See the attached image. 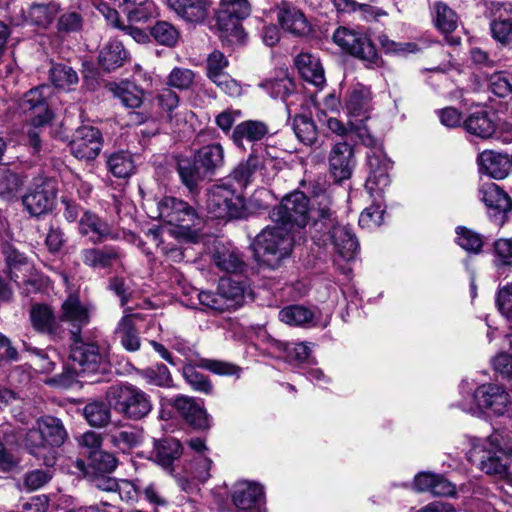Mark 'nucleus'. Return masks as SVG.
<instances>
[{"mask_svg":"<svg viewBox=\"0 0 512 512\" xmlns=\"http://www.w3.org/2000/svg\"><path fill=\"white\" fill-rule=\"evenodd\" d=\"M146 207L150 210L151 218L173 226L169 228V235L175 239L194 242L198 238L203 218L188 202L174 196H163L153 201L147 200Z\"/></svg>","mask_w":512,"mask_h":512,"instance_id":"f257e3e1","label":"nucleus"},{"mask_svg":"<svg viewBox=\"0 0 512 512\" xmlns=\"http://www.w3.org/2000/svg\"><path fill=\"white\" fill-rule=\"evenodd\" d=\"M468 459L488 475L503 476L512 462V442L500 433H493L473 443Z\"/></svg>","mask_w":512,"mask_h":512,"instance_id":"f03ea898","label":"nucleus"},{"mask_svg":"<svg viewBox=\"0 0 512 512\" xmlns=\"http://www.w3.org/2000/svg\"><path fill=\"white\" fill-rule=\"evenodd\" d=\"M295 241V233L288 227L275 223L257 235L254 242L255 256L259 262L275 268L283 258L290 255Z\"/></svg>","mask_w":512,"mask_h":512,"instance_id":"7ed1b4c3","label":"nucleus"},{"mask_svg":"<svg viewBox=\"0 0 512 512\" xmlns=\"http://www.w3.org/2000/svg\"><path fill=\"white\" fill-rule=\"evenodd\" d=\"M106 400L115 412L130 420L145 418L153 408L151 397L129 383L110 386L106 391Z\"/></svg>","mask_w":512,"mask_h":512,"instance_id":"20e7f679","label":"nucleus"},{"mask_svg":"<svg viewBox=\"0 0 512 512\" xmlns=\"http://www.w3.org/2000/svg\"><path fill=\"white\" fill-rule=\"evenodd\" d=\"M371 99L370 88L360 83L351 86L345 96V108L350 117V128L355 130L356 136L368 147H373L377 142L365 124L369 118Z\"/></svg>","mask_w":512,"mask_h":512,"instance_id":"39448f33","label":"nucleus"},{"mask_svg":"<svg viewBox=\"0 0 512 512\" xmlns=\"http://www.w3.org/2000/svg\"><path fill=\"white\" fill-rule=\"evenodd\" d=\"M463 400L460 407L467 412L476 413L479 410L489 409L497 415H503L509 402L508 393L496 384H483L472 392L468 381L460 385Z\"/></svg>","mask_w":512,"mask_h":512,"instance_id":"423d86ee","label":"nucleus"},{"mask_svg":"<svg viewBox=\"0 0 512 512\" xmlns=\"http://www.w3.org/2000/svg\"><path fill=\"white\" fill-rule=\"evenodd\" d=\"M206 208L213 218L222 220L242 218L246 211L241 192L226 180L207 191Z\"/></svg>","mask_w":512,"mask_h":512,"instance_id":"0eeeda50","label":"nucleus"},{"mask_svg":"<svg viewBox=\"0 0 512 512\" xmlns=\"http://www.w3.org/2000/svg\"><path fill=\"white\" fill-rule=\"evenodd\" d=\"M310 200L301 191H293L286 195L280 205L270 212L274 223L288 227L293 233L306 227L310 220Z\"/></svg>","mask_w":512,"mask_h":512,"instance_id":"6e6552de","label":"nucleus"},{"mask_svg":"<svg viewBox=\"0 0 512 512\" xmlns=\"http://www.w3.org/2000/svg\"><path fill=\"white\" fill-rule=\"evenodd\" d=\"M333 41L341 50L363 61L367 68L382 65L374 44L364 32L341 26L333 33Z\"/></svg>","mask_w":512,"mask_h":512,"instance_id":"1a4fd4ad","label":"nucleus"},{"mask_svg":"<svg viewBox=\"0 0 512 512\" xmlns=\"http://www.w3.org/2000/svg\"><path fill=\"white\" fill-rule=\"evenodd\" d=\"M251 5L248 0H221L217 13V25L221 37L230 43H240L245 33L240 21L250 15Z\"/></svg>","mask_w":512,"mask_h":512,"instance_id":"9d476101","label":"nucleus"},{"mask_svg":"<svg viewBox=\"0 0 512 512\" xmlns=\"http://www.w3.org/2000/svg\"><path fill=\"white\" fill-rule=\"evenodd\" d=\"M198 299L203 306L218 312L234 310L243 305L245 288L231 278H221L216 292L200 291Z\"/></svg>","mask_w":512,"mask_h":512,"instance_id":"9b49d317","label":"nucleus"},{"mask_svg":"<svg viewBox=\"0 0 512 512\" xmlns=\"http://www.w3.org/2000/svg\"><path fill=\"white\" fill-rule=\"evenodd\" d=\"M67 433L60 419L53 416H43L37 420V428L28 431L25 438L26 446L31 453L37 455L34 449L58 447L66 439Z\"/></svg>","mask_w":512,"mask_h":512,"instance_id":"f8f14e48","label":"nucleus"},{"mask_svg":"<svg viewBox=\"0 0 512 512\" xmlns=\"http://www.w3.org/2000/svg\"><path fill=\"white\" fill-rule=\"evenodd\" d=\"M328 225L321 233H313V239L326 245L330 241L335 252L345 261L355 259L359 251L358 240L352 229L348 226L326 222Z\"/></svg>","mask_w":512,"mask_h":512,"instance_id":"ddd939ff","label":"nucleus"},{"mask_svg":"<svg viewBox=\"0 0 512 512\" xmlns=\"http://www.w3.org/2000/svg\"><path fill=\"white\" fill-rule=\"evenodd\" d=\"M57 194L56 182L50 178L37 177L22 202L31 216H41L52 211Z\"/></svg>","mask_w":512,"mask_h":512,"instance_id":"4468645a","label":"nucleus"},{"mask_svg":"<svg viewBox=\"0 0 512 512\" xmlns=\"http://www.w3.org/2000/svg\"><path fill=\"white\" fill-rule=\"evenodd\" d=\"M74 344L70 351L71 369L75 375L94 373L105 361V354L94 343H85L73 338Z\"/></svg>","mask_w":512,"mask_h":512,"instance_id":"2eb2a0df","label":"nucleus"},{"mask_svg":"<svg viewBox=\"0 0 512 512\" xmlns=\"http://www.w3.org/2000/svg\"><path fill=\"white\" fill-rule=\"evenodd\" d=\"M367 164L369 175L365 183L366 190L371 197H383L384 190L390 184L391 162L380 148H376L367 154Z\"/></svg>","mask_w":512,"mask_h":512,"instance_id":"dca6fc26","label":"nucleus"},{"mask_svg":"<svg viewBox=\"0 0 512 512\" xmlns=\"http://www.w3.org/2000/svg\"><path fill=\"white\" fill-rule=\"evenodd\" d=\"M266 155L267 152L261 155L252 153L246 161L239 163L224 180L241 192L250 183L254 173L264 171L263 175L265 176L269 175L270 170L275 169L276 161Z\"/></svg>","mask_w":512,"mask_h":512,"instance_id":"f3484780","label":"nucleus"},{"mask_svg":"<svg viewBox=\"0 0 512 512\" xmlns=\"http://www.w3.org/2000/svg\"><path fill=\"white\" fill-rule=\"evenodd\" d=\"M46 90V86L33 88L24 94L18 104L19 113L25 115L34 127L44 126L52 118L44 95Z\"/></svg>","mask_w":512,"mask_h":512,"instance_id":"a211bd4d","label":"nucleus"},{"mask_svg":"<svg viewBox=\"0 0 512 512\" xmlns=\"http://www.w3.org/2000/svg\"><path fill=\"white\" fill-rule=\"evenodd\" d=\"M102 149L101 132L91 126H83L76 130L70 142L72 155L83 161L94 160Z\"/></svg>","mask_w":512,"mask_h":512,"instance_id":"6ab92c4d","label":"nucleus"},{"mask_svg":"<svg viewBox=\"0 0 512 512\" xmlns=\"http://www.w3.org/2000/svg\"><path fill=\"white\" fill-rule=\"evenodd\" d=\"M228 65L229 61L222 52L213 51L207 58V77L229 96H239L241 86L225 72Z\"/></svg>","mask_w":512,"mask_h":512,"instance_id":"aec40b11","label":"nucleus"},{"mask_svg":"<svg viewBox=\"0 0 512 512\" xmlns=\"http://www.w3.org/2000/svg\"><path fill=\"white\" fill-rule=\"evenodd\" d=\"M232 500L240 512H265L263 509V488L247 481L235 484L232 492Z\"/></svg>","mask_w":512,"mask_h":512,"instance_id":"412c9836","label":"nucleus"},{"mask_svg":"<svg viewBox=\"0 0 512 512\" xmlns=\"http://www.w3.org/2000/svg\"><path fill=\"white\" fill-rule=\"evenodd\" d=\"M29 318L32 327L39 333L52 339H60L64 333L53 310L46 304L35 303L31 306Z\"/></svg>","mask_w":512,"mask_h":512,"instance_id":"4be33fe9","label":"nucleus"},{"mask_svg":"<svg viewBox=\"0 0 512 512\" xmlns=\"http://www.w3.org/2000/svg\"><path fill=\"white\" fill-rule=\"evenodd\" d=\"M355 161L353 158V149L346 142L335 144L329 155L330 172L338 182L350 178Z\"/></svg>","mask_w":512,"mask_h":512,"instance_id":"5701e85b","label":"nucleus"},{"mask_svg":"<svg viewBox=\"0 0 512 512\" xmlns=\"http://www.w3.org/2000/svg\"><path fill=\"white\" fill-rule=\"evenodd\" d=\"M276 17L281 27L294 35L303 36L309 33L310 26L304 14L288 2H282L275 8Z\"/></svg>","mask_w":512,"mask_h":512,"instance_id":"b1692460","label":"nucleus"},{"mask_svg":"<svg viewBox=\"0 0 512 512\" xmlns=\"http://www.w3.org/2000/svg\"><path fill=\"white\" fill-rule=\"evenodd\" d=\"M172 405L180 415L195 428L207 429L210 427L209 415L194 398L179 395L173 400Z\"/></svg>","mask_w":512,"mask_h":512,"instance_id":"393cba45","label":"nucleus"},{"mask_svg":"<svg viewBox=\"0 0 512 512\" xmlns=\"http://www.w3.org/2000/svg\"><path fill=\"white\" fill-rule=\"evenodd\" d=\"M60 320L71 326L70 333L73 338L79 336L81 328L89 322V313L78 296L71 294L63 302Z\"/></svg>","mask_w":512,"mask_h":512,"instance_id":"a878e982","label":"nucleus"},{"mask_svg":"<svg viewBox=\"0 0 512 512\" xmlns=\"http://www.w3.org/2000/svg\"><path fill=\"white\" fill-rule=\"evenodd\" d=\"M310 207L311 212L317 213V218L311 228L313 230L311 234L321 233L328 226L326 222H336L332 197L326 190L320 189L319 192H314Z\"/></svg>","mask_w":512,"mask_h":512,"instance_id":"bb28decb","label":"nucleus"},{"mask_svg":"<svg viewBox=\"0 0 512 512\" xmlns=\"http://www.w3.org/2000/svg\"><path fill=\"white\" fill-rule=\"evenodd\" d=\"M178 17L190 23H201L209 12L210 0H167Z\"/></svg>","mask_w":512,"mask_h":512,"instance_id":"cd10ccee","label":"nucleus"},{"mask_svg":"<svg viewBox=\"0 0 512 512\" xmlns=\"http://www.w3.org/2000/svg\"><path fill=\"white\" fill-rule=\"evenodd\" d=\"M478 165L480 173L500 180L509 174L511 159L506 154L486 150L479 155Z\"/></svg>","mask_w":512,"mask_h":512,"instance_id":"c85d7f7f","label":"nucleus"},{"mask_svg":"<svg viewBox=\"0 0 512 512\" xmlns=\"http://www.w3.org/2000/svg\"><path fill=\"white\" fill-rule=\"evenodd\" d=\"M294 62L305 81L315 85L316 87H323L325 84V77L319 58L310 53H300L295 58Z\"/></svg>","mask_w":512,"mask_h":512,"instance_id":"c756f323","label":"nucleus"},{"mask_svg":"<svg viewBox=\"0 0 512 512\" xmlns=\"http://www.w3.org/2000/svg\"><path fill=\"white\" fill-rule=\"evenodd\" d=\"M79 231L89 236L93 242H101L107 238H115L110 225L92 212H84L79 221Z\"/></svg>","mask_w":512,"mask_h":512,"instance_id":"7c9ffc66","label":"nucleus"},{"mask_svg":"<svg viewBox=\"0 0 512 512\" xmlns=\"http://www.w3.org/2000/svg\"><path fill=\"white\" fill-rule=\"evenodd\" d=\"M212 260L215 266L228 273L239 272L244 265L239 251L230 244L215 245Z\"/></svg>","mask_w":512,"mask_h":512,"instance_id":"2f4dec72","label":"nucleus"},{"mask_svg":"<svg viewBox=\"0 0 512 512\" xmlns=\"http://www.w3.org/2000/svg\"><path fill=\"white\" fill-rule=\"evenodd\" d=\"M60 7L55 2L33 3L23 11L24 20L40 28H47L59 13Z\"/></svg>","mask_w":512,"mask_h":512,"instance_id":"473e14b6","label":"nucleus"},{"mask_svg":"<svg viewBox=\"0 0 512 512\" xmlns=\"http://www.w3.org/2000/svg\"><path fill=\"white\" fill-rule=\"evenodd\" d=\"M82 262L93 269H105L120 259V252L114 247L86 248L81 250Z\"/></svg>","mask_w":512,"mask_h":512,"instance_id":"72a5a7b5","label":"nucleus"},{"mask_svg":"<svg viewBox=\"0 0 512 512\" xmlns=\"http://www.w3.org/2000/svg\"><path fill=\"white\" fill-rule=\"evenodd\" d=\"M128 54L119 41H110L104 45L98 55V64L106 72L120 68L127 60Z\"/></svg>","mask_w":512,"mask_h":512,"instance_id":"f704fd0d","label":"nucleus"},{"mask_svg":"<svg viewBox=\"0 0 512 512\" xmlns=\"http://www.w3.org/2000/svg\"><path fill=\"white\" fill-rule=\"evenodd\" d=\"M481 199L485 205L496 213L505 214L512 210L511 198L496 184H484L481 189Z\"/></svg>","mask_w":512,"mask_h":512,"instance_id":"c9c22d12","label":"nucleus"},{"mask_svg":"<svg viewBox=\"0 0 512 512\" xmlns=\"http://www.w3.org/2000/svg\"><path fill=\"white\" fill-rule=\"evenodd\" d=\"M269 133L265 122L259 120H246L238 124L232 134L236 145H241L243 140L248 142L261 141Z\"/></svg>","mask_w":512,"mask_h":512,"instance_id":"e433bc0d","label":"nucleus"},{"mask_svg":"<svg viewBox=\"0 0 512 512\" xmlns=\"http://www.w3.org/2000/svg\"><path fill=\"white\" fill-rule=\"evenodd\" d=\"M147 240L156 246V248L173 262H180L183 259V253L176 246V244L169 242L170 238H175L169 235V229H150L146 233Z\"/></svg>","mask_w":512,"mask_h":512,"instance_id":"4c0bfd02","label":"nucleus"},{"mask_svg":"<svg viewBox=\"0 0 512 512\" xmlns=\"http://www.w3.org/2000/svg\"><path fill=\"white\" fill-rule=\"evenodd\" d=\"M114 97L118 98L123 106L128 108H138L143 101V91L134 83L122 81L120 83H109L107 85Z\"/></svg>","mask_w":512,"mask_h":512,"instance_id":"58836bf2","label":"nucleus"},{"mask_svg":"<svg viewBox=\"0 0 512 512\" xmlns=\"http://www.w3.org/2000/svg\"><path fill=\"white\" fill-rule=\"evenodd\" d=\"M138 318L139 314L125 315L116 330L122 346L128 351H137L140 348V339L135 327V320Z\"/></svg>","mask_w":512,"mask_h":512,"instance_id":"ea45409f","label":"nucleus"},{"mask_svg":"<svg viewBox=\"0 0 512 512\" xmlns=\"http://www.w3.org/2000/svg\"><path fill=\"white\" fill-rule=\"evenodd\" d=\"M183 452L181 443L175 438H165L155 446V460L164 469H172L173 462L178 459Z\"/></svg>","mask_w":512,"mask_h":512,"instance_id":"a19ab883","label":"nucleus"},{"mask_svg":"<svg viewBox=\"0 0 512 512\" xmlns=\"http://www.w3.org/2000/svg\"><path fill=\"white\" fill-rule=\"evenodd\" d=\"M465 129L480 138H489L495 132V123L484 110L471 113L464 121Z\"/></svg>","mask_w":512,"mask_h":512,"instance_id":"79ce46f5","label":"nucleus"},{"mask_svg":"<svg viewBox=\"0 0 512 512\" xmlns=\"http://www.w3.org/2000/svg\"><path fill=\"white\" fill-rule=\"evenodd\" d=\"M108 437L115 448L122 452H128L141 444L143 433L139 428L129 427L124 430L110 431Z\"/></svg>","mask_w":512,"mask_h":512,"instance_id":"37998d69","label":"nucleus"},{"mask_svg":"<svg viewBox=\"0 0 512 512\" xmlns=\"http://www.w3.org/2000/svg\"><path fill=\"white\" fill-rule=\"evenodd\" d=\"M196 162L207 172H214L224 164V150L220 144H209L200 148Z\"/></svg>","mask_w":512,"mask_h":512,"instance_id":"c03bdc74","label":"nucleus"},{"mask_svg":"<svg viewBox=\"0 0 512 512\" xmlns=\"http://www.w3.org/2000/svg\"><path fill=\"white\" fill-rule=\"evenodd\" d=\"M261 86L267 90L272 98L285 100L295 91V83L287 72L281 70L274 79L265 80Z\"/></svg>","mask_w":512,"mask_h":512,"instance_id":"a18cd8bd","label":"nucleus"},{"mask_svg":"<svg viewBox=\"0 0 512 512\" xmlns=\"http://www.w3.org/2000/svg\"><path fill=\"white\" fill-rule=\"evenodd\" d=\"M111 406L102 401H91L83 409V415L89 425L93 427H104L111 419Z\"/></svg>","mask_w":512,"mask_h":512,"instance_id":"49530a36","label":"nucleus"},{"mask_svg":"<svg viewBox=\"0 0 512 512\" xmlns=\"http://www.w3.org/2000/svg\"><path fill=\"white\" fill-rule=\"evenodd\" d=\"M279 319L290 326H304L314 319V313L300 305H291L279 312Z\"/></svg>","mask_w":512,"mask_h":512,"instance_id":"de8ad7c7","label":"nucleus"},{"mask_svg":"<svg viewBox=\"0 0 512 512\" xmlns=\"http://www.w3.org/2000/svg\"><path fill=\"white\" fill-rule=\"evenodd\" d=\"M24 186V179L9 169L0 171V197L12 199L17 197Z\"/></svg>","mask_w":512,"mask_h":512,"instance_id":"09e8293b","label":"nucleus"},{"mask_svg":"<svg viewBox=\"0 0 512 512\" xmlns=\"http://www.w3.org/2000/svg\"><path fill=\"white\" fill-rule=\"evenodd\" d=\"M121 8L127 13L130 22L147 21L156 13L151 0H130L129 5H123Z\"/></svg>","mask_w":512,"mask_h":512,"instance_id":"8fccbe9b","label":"nucleus"},{"mask_svg":"<svg viewBox=\"0 0 512 512\" xmlns=\"http://www.w3.org/2000/svg\"><path fill=\"white\" fill-rule=\"evenodd\" d=\"M107 165L110 172L118 178L128 177L134 170L131 154L124 151L112 154L107 160Z\"/></svg>","mask_w":512,"mask_h":512,"instance_id":"3c124183","label":"nucleus"},{"mask_svg":"<svg viewBox=\"0 0 512 512\" xmlns=\"http://www.w3.org/2000/svg\"><path fill=\"white\" fill-rule=\"evenodd\" d=\"M434 11L436 26L442 33H451L457 28L458 17L445 3L436 2Z\"/></svg>","mask_w":512,"mask_h":512,"instance_id":"603ef678","label":"nucleus"},{"mask_svg":"<svg viewBox=\"0 0 512 512\" xmlns=\"http://www.w3.org/2000/svg\"><path fill=\"white\" fill-rule=\"evenodd\" d=\"M272 345L285 354V361L289 363H302L310 354L309 347L304 343H287L274 340Z\"/></svg>","mask_w":512,"mask_h":512,"instance_id":"864d4df0","label":"nucleus"},{"mask_svg":"<svg viewBox=\"0 0 512 512\" xmlns=\"http://www.w3.org/2000/svg\"><path fill=\"white\" fill-rule=\"evenodd\" d=\"M296 137L306 145H311L317 138V129L312 119L306 115H297L293 120Z\"/></svg>","mask_w":512,"mask_h":512,"instance_id":"5fc2aeb1","label":"nucleus"},{"mask_svg":"<svg viewBox=\"0 0 512 512\" xmlns=\"http://www.w3.org/2000/svg\"><path fill=\"white\" fill-rule=\"evenodd\" d=\"M373 204L367 207L359 217V224L366 229L378 227L383 222L384 209H382L383 197H372Z\"/></svg>","mask_w":512,"mask_h":512,"instance_id":"6e6d98bb","label":"nucleus"},{"mask_svg":"<svg viewBox=\"0 0 512 512\" xmlns=\"http://www.w3.org/2000/svg\"><path fill=\"white\" fill-rule=\"evenodd\" d=\"M489 89L497 97L512 98V74L496 72L489 78Z\"/></svg>","mask_w":512,"mask_h":512,"instance_id":"4d7b16f0","label":"nucleus"},{"mask_svg":"<svg viewBox=\"0 0 512 512\" xmlns=\"http://www.w3.org/2000/svg\"><path fill=\"white\" fill-rule=\"evenodd\" d=\"M50 79L56 87L66 89L78 82V75L67 65L55 64L50 69Z\"/></svg>","mask_w":512,"mask_h":512,"instance_id":"13d9d810","label":"nucleus"},{"mask_svg":"<svg viewBox=\"0 0 512 512\" xmlns=\"http://www.w3.org/2000/svg\"><path fill=\"white\" fill-rule=\"evenodd\" d=\"M141 377L150 385L169 387L172 382L171 374L164 364H157L141 371Z\"/></svg>","mask_w":512,"mask_h":512,"instance_id":"bf43d9fd","label":"nucleus"},{"mask_svg":"<svg viewBox=\"0 0 512 512\" xmlns=\"http://www.w3.org/2000/svg\"><path fill=\"white\" fill-rule=\"evenodd\" d=\"M183 377L186 382L195 390L204 394H211L213 390L209 380L200 373L194 366L186 365L183 367Z\"/></svg>","mask_w":512,"mask_h":512,"instance_id":"052dcab7","label":"nucleus"},{"mask_svg":"<svg viewBox=\"0 0 512 512\" xmlns=\"http://www.w3.org/2000/svg\"><path fill=\"white\" fill-rule=\"evenodd\" d=\"M151 35L161 45L173 46L178 40V31L168 22H157L151 29Z\"/></svg>","mask_w":512,"mask_h":512,"instance_id":"680f3d73","label":"nucleus"},{"mask_svg":"<svg viewBox=\"0 0 512 512\" xmlns=\"http://www.w3.org/2000/svg\"><path fill=\"white\" fill-rule=\"evenodd\" d=\"M6 261L10 268V278L14 280V282H18L20 273L23 271L28 272L31 270L32 265L27 261V258L17 250H7Z\"/></svg>","mask_w":512,"mask_h":512,"instance_id":"e2e57ef3","label":"nucleus"},{"mask_svg":"<svg viewBox=\"0 0 512 512\" xmlns=\"http://www.w3.org/2000/svg\"><path fill=\"white\" fill-rule=\"evenodd\" d=\"M195 73L188 68L175 67L167 77V84L179 90H187L194 83Z\"/></svg>","mask_w":512,"mask_h":512,"instance_id":"0e129e2a","label":"nucleus"},{"mask_svg":"<svg viewBox=\"0 0 512 512\" xmlns=\"http://www.w3.org/2000/svg\"><path fill=\"white\" fill-rule=\"evenodd\" d=\"M456 233V241L460 247L468 252L477 253L480 251L483 242L479 234L464 227H458Z\"/></svg>","mask_w":512,"mask_h":512,"instance_id":"69168bd1","label":"nucleus"},{"mask_svg":"<svg viewBox=\"0 0 512 512\" xmlns=\"http://www.w3.org/2000/svg\"><path fill=\"white\" fill-rule=\"evenodd\" d=\"M15 283L28 295L40 291L46 285V280L31 267L30 271L20 273V278Z\"/></svg>","mask_w":512,"mask_h":512,"instance_id":"338daca9","label":"nucleus"},{"mask_svg":"<svg viewBox=\"0 0 512 512\" xmlns=\"http://www.w3.org/2000/svg\"><path fill=\"white\" fill-rule=\"evenodd\" d=\"M178 173L182 183L190 191L197 186L199 180L201 179L195 164L191 163L189 160H181L178 163Z\"/></svg>","mask_w":512,"mask_h":512,"instance_id":"774afa93","label":"nucleus"}]
</instances>
